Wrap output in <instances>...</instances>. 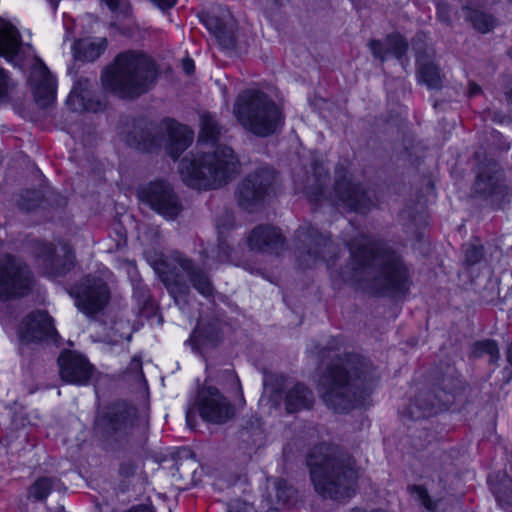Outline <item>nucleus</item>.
Instances as JSON below:
<instances>
[{
    "label": "nucleus",
    "mask_w": 512,
    "mask_h": 512,
    "mask_svg": "<svg viewBox=\"0 0 512 512\" xmlns=\"http://www.w3.org/2000/svg\"><path fill=\"white\" fill-rule=\"evenodd\" d=\"M239 160L234 151L225 145L212 151L186 155L180 162L179 172L183 181L194 189H216L231 181L238 173Z\"/></svg>",
    "instance_id": "obj_5"
},
{
    "label": "nucleus",
    "mask_w": 512,
    "mask_h": 512,
    "mask_svg": "<svg viewBox=\"0 0 512 512\" xmlns=\"http://www.w3.org/2000/svg\"><path fill=\"white\" fill-rule=\"evenodd\" d=\"M435 52L431 48H417L416 66L418 81L427 86L428 89H441L444 75L438 65L434 62Z\"/></svg>",
    "instance_id": "obj_19"
},
{
    "label": "nucleus",
    "mask_w": 512,
    "mask_h": 512,
    "mask_svg": "<svg viewBox=\"0 0 512 512\" xmlns=\"http://www.w3.org/2000/svg\"><path fill=\"white\" fill-rule=\"evenodd\" d=\"M139 199L168 220L175 219L182 211V204L174 187L164 179H156L138 189Z\"/></svg>",
    "instance_id": "obj_13"
},
{
    "label": "nucleus",
    "mask_w": 512,
    "mask_h": 512,
    "mask_svg": "<svg viewBox=\"0 0 512 512\" xmlns=\"http://www.w3.org/2000/svg\"><path fill=\"white\" fill-rule=\"evenodd\" d=\"M233 112L238 122L256 136L274 134L284 123L279 106L264 92L247 90L238 95Z\"/></svg>",
    "instance_id": "obj_7"
},
{
    "label": "nucleus",
    "mask_w": 512,
    "mask_h": 512,
    "mask_svg": "<svg viewBox=\"0 0 512 512\" xmlns=\"http://www.w3.org/2000/svg\"><path fill=\"white\" fill-rule=\"evenodd\" d=\"M204 24L223 48L230 49L234 46V31L228 20L217 15H207Z\"/></svg>",
    "instance_id": "obj_26"
},
{
    "label": "nucleus",
    "mask_w": 512,
    "mask_h": 512,
    "mask_svg": "<svg viewBox=\"0 0 512 512\" xmlns=\"http://www.w3.org/2000/svg\"><path fill=\"white\" fill-rule=\"evenodd\" d=\"M54 480L51 478L43 477L38 479L30 488V494L36 500H44L53 487Z\"/></svg>",
    "instance_id": "obj_36"
},
{
    "label": "nucleus",
    "mask_w": 512,
    "mask_h": 512,
    "mask_svg": "<svg viewBox=\"0 0 512 512\" xmlns=\"http://www.w3.org/2000/svg\"><path fill=\"white\" fill-rule=\"evenodd\" d=\"M508 54L512 58V48L508 51Z\"/></svg>",
    "instance_id": "obj_59"
},
{
    "label": "nucleus",
    "mask_w": 512,
    "mask_h": 512,
    "mask_svg": "<svg viewBox=\"0 0 512 512\" xmlns=\"http://www.w3.org/2000/svg\"><path fill=\"white\" fill-rule=\"evenodd\" d=\"M161 9H168L176 4V0H152Z\"/></svg>",
    "instance_id": "obj_51"
},
{
    "label": "nucleus",
    "mask_w": 512,
    "mask_h": 512,
    "mask_svg": "<svg viewBox=\"0 0 512 512\" xmlns=\"http://www.w3.org/2000/svg\"><path fill=\"white\" fill-rule=\"evenodd\" d=\"M484 256L483 248L470 244L465 249V263L467 265H475L479 263Z\"/></svg>",
    "instance_id": "obj_39"
},
{
    "label": "nucleus",
    "mask_w": 512,
    "mask_h": 512,
    "mask_svg": "<svg viewBox=\"0 0 512 512\" xmlns=\"http://www.w3.org/2000/svg\"><path fill=\"white\" fill-rule=\"evenodd\" d=\"M409 491L417 496L418 501L423 505L428 511L434 512L437 509L438 501L433 500L427 489L421 485H412L409 487Z\"/></svg>",
    "instance_id": "obj_37"
},
{
    "label": "nucleus",
    "mask_w": 512,
    "mask_h": 512,
    "mask_svg": "<svg viewBox=\"0 0 512 512\" xmlns=\"http://www.w3.org/2000/svg\"><path fill=\"white\" fill-rule=\"evenodd\" d=\"M129 512H155L152 505L148 504H137L133 505L128 509Z\"/></svg>",
    "instance_id": "obj_49"
},
{
    "label": "nucleus",
    "mask_w": 512,
    "mask_h": 512,
    "mask_svg": "<svg viewBox=\"0 0 512 512\" xmlns=\"http://www.w3.org/2000/svg\"><path fill=\"white\" fill-rule=\"evenodd\" d=\"M109 9L116 14H122L123 17H128L130 14L129 3L121 0H103Z\"/></svg>",
    "instance_id": "obj_41"
},
{
    "label": "nucleus",
    "mask_w": 512,
    "mask_h": 512,
    "mask_svg": "<svg viewBox=\"0 0 512 512\" xmlns=\"http://www.w3.org/2000/svg\"><path fill=\"white\" fill-rule=\"evenodd\" d=\"M137 464L131 459H125L119 464V476L124 479H129L136 474Z\"/></svg>",
    "instance_id": "obj_42"
},
{
    "label": "nucleus",
    "mask_w": 512,
    "mask_h": 512,
    "mask_svg": "<svg viewBox=\"0 0 512 512\" xmlns=\"http://www.w3.org/2000/svg\"><path fill=\"white\" fill-rule=\"evenodd\" d=\"M61 379L67 383L86 385L93 375V366L81 354L64 351L58 357Z\"/></svg>",
    "instance_id": "obj_17"
},
{
    "label": "nucleus",
    "mask_w": 512,
    "mask_h": 512,
    "mask_svg": "<svg viewBox=\"0 0 512 512\" xmlns=\"http://www.w3.org/2000/svg\"><path fill=\"white\" fill-rule=\"evenodd\" d=\"M369 49L372 55L384 63L387 56V49L384 47L383 43L380 40L372 39L368 43Z\"/></svg>",
    "instance_id": "obj_43"
},
{
    "label": "nucleus",
    "mask_w": 512,
    "mask_h": 512,
    "mask_svg": "<svg viewBox=\"0 0 512 512\" xmlns=\"http://www.w3.org/2000/svg\"><path fill=\"white\" fill-rule=\"evenodd\" d=\"M307 465L315 491L323 498L341 501L354 495L357 471L352 457L344 450L328 444L316 446Z\"/></svg>",
    "instance_id": "obj_3"
},
{
    "label": "nucleus",
    "mask_w": 512,
    "mask_h": 512,
    "mask_svg": "<svg viewBox=\"0 0 512 512\" xmlns=\"http://www.w3.org/2000/svg\"><path fill=\"white\" fill-rule=\"evenodd\" d=\"M233 227V219L231 215L227 214L225 216V221L222 222V219L217 220V228L219 230V234L223 233V230H228Z\"/></svg>",
    "instance_id": "obj_48"
},
{
    "label": "nucleus",
    "mask_w": 512,
    "mask_h": 512,
    "mask_svg": "<svg viewBox=\"0 0 512 512\" xmlns=\"http://www.w3.org/2000/svg\"><path fill=\"white\" fill-rule=\"evenodd\" d=\"M127 369L130 373L143 375L141 358L138 356H134L130 361Z\"/></svg>",
    "instance_id": "obj_47"
},
{
    "label": "nucleus",
    "mask_w": 512,
    "mask_h": 512,
    "mask_svg": "<svg viewBox=\"0 0 512 512\" xmlns=\"http://www.w3.org/2000/svg\"><path fill=\"white\" fill-rule=\"evenodd\" d=\"M178 269L182 270L191 286L203 297L210 298L214 295L215 288L209 274L193 260L176 251L171 254L168 261L162 263L159 274L177 305L181 300L186 303L190 293V286L179 274Z\"/></svg>",
    "instance_id": "obj_8"
},
{
    "label": "nucleus",
    "mask_w": 512,
    "mask_h": 512,
    "mask_svg": "<svg viewBox=\"0 0 512 512\" xmlns=\"http://www.w3.org/2000/svg\"><path fill=\"white\" fill-rule=\"evenodd\" d=\"M190 419H191V412L188 411L187 412V415H186V420H187V423L190 424Z\"/></svg>",
    "instance_id": "obj_58"
},
{
    "label": "nucleus",
    "mask_w": 512,
    "mask_h": 512,
    "mask_svg": "<svg viewBox=\"0 0 512 512\" xmlns=\"http://www.w3.org/2000/svg\"><path fill=\"white\" fill-rule=\"evenodd\" d=\"M158 77L155 62L138 51L119 53L102 74V83L123 99H135L153 88Z\"/></svg>",
    "instance_id": "obj_4"
},
{
    "label": "nucleus",
    "mask_w": 512,
    "mask_h": 512,
    "mask_svg": "<svg viewBox=\"0 0 512 512\" xmlns=\"http://www.w3.org/2000/svg\"><path fill=\"white\" fill-rule=\"evenodd\" d=\"M505 95L507 100L512 99V76L507 78L506 86H505Z\"/></svg>",
    "instance_id": "obj_52"
},
{
    "label": "nucleus",
    "mask_w": 512,
    "mask_h": 512,
    "mask_svg": "<svg viewBox=\"0 0 512 512\" xmlns=\"http://www.w3.org/2000/svg\"><path fill=\"white\" fill-rule=\"evenodd\" d=\"M295 496V489L285 480H279L276 484V497L282 504H288Z\"/></svg>",
    "instance_id": "obj_38"
},
{
    "label": "nucleus",
    "mask_w": 512,
    "mask_h": 512,
    "mask_svg": "<svg viewBox=\"0 0 512 512\" xmlns=\"http://www.w3.org/2000/svg\"><path fill=\"white\" fill-rule=\"evenodd\" d=\"M506 360L510 365H512V342L507 347Z\"/></svg>",
    "instance_id": "obj_54"
},
{
    "label": "nucleus",
    "mask_w": 512,
    "mask_h": 512,
    "mask_svg": "<svg viewBox=\"0 0 512 512\" xmlns=\"http://www.w3.org/2000/svg\"><path fill=\"white\" fill-rule=\"evenodd\" d=\"M475 357H482L487 354L490 356V363L496 364L500 359L498 344L495 340L486 339L477 341L473 350Z\"/></svg>",
    "instance_id": "obj_34"
},
{
    "label": "nucleus",
    "mask_w": 512,
    "mask_h": 512,
    "mask_svg": "<svg viewBox=\"0 0 512 512\" xmlns=\"http://www.w3.org/2000/svg\"><path fill=\"white\" fill-rule=\"evenodd\" d=\"M222 338L221 321L212 319L208 322H198L188 341L193 350L202 352L205 349L216 347L222 341Z\"/></svg>",
    "instance_id": "obj_20"
},
{
    "label": "nucleus",
    "mask_w": 512,
    "mask_h": 512,
    "mask_svg": "<svg viewBox=\"0 0 512 512\" xmlns=\"http://www.w3.org/2000/svg\"><path fill=\"white\" fill-rule=\"evenodd\" d=\"M70 295L75 299L78 310L92 317L109 303L110 289L102 278L89 274L71 288Z\"/></svg>",
    "instance_id": "obj_12"
},
{
    "label": "nucleus",
    "mask_w": 512,
    "mask_h": 512,
    "mask_svg": "<svg viewBox=\"0 0 512 512\" xmlns=\"http://www.w3.org/2000/svg\"><path fill=\"white\" fill-rule=\"evenodd\" d=\"M20 35L17 29L0 20V55L13 59L20 50Z\"/></svg>",
    "instance_id": "obj_29"
},
{
    "label": "nucleus",
    "mask_w": 512,
    "mask_h": 512,
    "mask_svg": "<svg viewBox=\"0 0 512 512\" xmlns=\"http://www.w3.org/2000/svg\"><path fill=\"white\" fill-rule=\"evenodd\" d=\"M286 239L280 229L272 225H258L248 237L251 250L279 255L285 249Z\"/></svg>",
    "instance_id": "obj_18"
},
{
    "label": "nucleus",
    "mask_w": 512,
    "mask_h": 512,
    "mask_svg": "<svg viewBox=\"0 0 512 512\" xmlns=\"http://www.w3.org/2000/svg\"><path fill=\"white\" fill-rule=\"evenodd\" d=\"M275 170L263 166L247 174L237 185L235 198L238 205L252 212L274 193Z\"/></svg>",
    "instance_id": "obj_9"
},
{
    "label": "nucleus",
    "mask_w": 512,
    "mask_h": 512,
    "mask_svg": "<svg viewBox=\"0 0 512 512\" xmlns=\"http://www.w3.org/2000/svg\"><path fill=\"white\" fill-rule=\"evenodd\" d=\"M168 136L167 153L176 160L191 145L194 133L185 125L172 124L169 126Z\"/></svg>",
    "instance_id": "obj_24"
},
{
    "label": "nucleus",
    "mask_w": 512,
    "mask_h": 512,
    "mask_svg": "<svg viewBox=\"0 0 512 512\" xmlns=\"http://www.w3.org/2000/svg\"><path fill=\"white\" fill-rule=\"evenodd\" d=\"M216 249L217 259L219 262L228 263L231 261L232 247L225 239L219 237V242Z\"/></svg>",
    "instance_id": "obj_40"
},
{
    "label": "nucleus",
    "mask_w": 512,
    "mask_h": 512,
    "mask_svg": "<svg viewBox=\"0 0 512 512\" xmlns=\"http://www.w3.org/2000/svg\"><path fill=\"white\" fill-rule=\"evenodd\" d=\"M437 17L441 22L445 24L451 23V8L447 3H437Z\"/></svg>",
    "instance_id": "obj_44"
},
{
    "label": "nucleus",
    "mask_w": 512,
    "mask_h": 512,
    "mask_svg": "<svg viewBox=\"0 0 512 512\" xmlns=\"http://www.w3.org/2000/svg\"><path fill=\"white\" fill-rule=\"evenodd\" d=\"M127 143L140 151L153 152L160 147L161 139L154 133V127L150 126H136L127 135Z\"/></svg>",
    "instance_id": "obj_25"
},
{
    "label": "nucleus",
    "mask_w": 512,
    "mask_h": 512,
    "mask_svg": "<svg viewBox=\"0 0 512 512\" xmlns=\"http://www.w3.org/2000/svg\"><path fill=\"white\" fill-rule=\"evenodd\" d=\"M106 420L107 432L115 440L129 439L138 434L145 436L148 430V415H138L136 408L126 402L113 403Z\"/></svg>",
    "instance_id": "obj_10"
},
{
    "label": "nucleus",
    "mask_w": 512,
    "mask_h": 512,
    "mask_svg": "<svg viewBox=\"0 0 512 512\" xmlns=\"http://www.w3.org/2000/svg\"><path fill=\"white\" fill-rule=\"evenodd\" d=\"M503 175L496 163L481 166L474 183L475 193L489 197L503 192Z\"/></svg>",
    "instance_id": "obj_22"
},
{
    "label": "nucleus",
    "mask_w": 512,
    "mask_h": 512,
    "mask_svg": "<svg viewBox=\"0 0 512 512\" xmlns=\"http://www.w3.org/2000/svg\"><path fill=\"white\" fill-rule=\"evenodd\" d=\"M313 173L308 177L304 192L311 202L318 203L330 200L333 205L343 206L356 212L369 210L373 200L369 191L360 184L353 183L348 177V171L339 164L335 168L334 195L328 190L330 176L328 169L318 160L312 163Z\"/></svg>",
    "instance_id": "obj_6"
},
{
    "label": "nucleus",
    "mask_w": 512,
    "mask_h": 512,
    "mask_svg": "<svg viewBox=\"0 0 512 512\" xmlns=\"http://www.w3.org/2000/svg\"><path fill=\"white\" fill-rule=\"evenodd\" d=\"M42 201V195L37 190H25L20 194L18 206L21 210L30 212L34 210Z\"/></svg>",
    "instance_id": "obj_35"
},
{
    "label": "nucleus",
    "mask_w": 512,
    "mask_h": 512,
    "mask_svg": "<svg viewBox=\"0 0 512 512\" xmlns=\"http://www.w3.org/2000/svg\"><path fill=\"white\" fill-rule=\"evenodd\" d=\"M376 379L370 361L357 354H345L334 360L323 374L320 396L335 412H347L364 404Z\"/></svg>",
    "instance_id": "obj_2"
},
{
    "label": "nucleus",
    "mask_w": 512,
    "mask_h": 512,
    "mask_svg": "<svg viewBox=\"0 0 512 512\" xmlns=\"http://www.w3.org/2000/svg\"><path fill=\"white\" fill-rule=\"evenodd\" d=\"M197 408L201 418L213 424H223L235 415L234 405L213 386L204 387L198 394Z\"/></svg>",
    "instance_id": "obj_14"
},
{
    "label": "nucleus",
    "mask_w": 512,
    "mask_h": 512,
    "mask_svg": "<svg viewBox=\"0 0 512 512\" xmlns=\"http://www.w3.org/2000/svg\"><path fill=\"white\" fill-rule=\"evenodd\" d=\"M385 43L387 54H392L402 62V59L408 50L407 40L402 35L394 33L386 37Z\"/></svg>",
    "instance_id": "obj_33"
},
{
    "label": "nucleus",
    "mask_w": 512,
    "mask_h": 512,
    "mask_svg": "<svg viewBox=\"0 0 512 512\" xmlns=\"http://www.w3.org/2000/svg\"><path fill=\"white\" fill-rule=\"evenodd\" d=\"M31 81L34 87V96L40 107H47L55 99L56 80L48 68L41 64L35 67L31 73Z\"/></svg>",
    "instance_id": "obj_21"
},
{
    "label": "nucleus",
    "mask_w": 512,
    "mask_h": 512,
    "mask_svg": "<svg viewBox=\"0 0 512 512\" xmlns=\"http://www.w3.org/2000/svg\"><path fill=\"white\" fill-rule=\"evenodd\" d=\"M445 382L446 379L443 380V383ZM452 393L453 388L448 384H444V387L439 388V391H434V397L429 401V403L422 407L420 402L422 400H426V398L421 395L416 399V405H418L423 410V416H429L431 414L437 413L438 411L446 409L447 406L453 401Z\"/></svg>",
    "instance_id": "obj_30"
},
{
    "label": "nucleus",
    "mask_w": 512,
    "mask_h": 512,
    "mask_svg": "<svg viewBox=\"0 0 512 512\" xmlns=\"http://www.w3.org/2000/svg\"><path fill=\"white\" fill-rule=\"evenodd\" d=\"M107 48L106 38L81 39L74 43V55L79 60L95 61Z\"/></svg>",
    "instance_id": "obj_28"
},
{
    "label": "nucleus",
    "mask_w": 512,
    "mask_h": 512,
    "mask_svg": "<svg viewBox=\"0 0 512 512\" xmlns=\"http://www.w3.org/2000/svg\"><path fill=\"white\" fill-rule=\"evenodd\" d=\"M463 13L464 18L471 22L473 27L481 33H487L491 31L495 25V19L493 16L480 10L464 7Z\"/></svg>",
    "instance_id": "obj_32"
},
{
    "label": "nucleus",
    "mask_w": 512,
    "mask_h": 512,
    "mask_svg": "<svg viewBox=\"0 0 512 512\" xmlns=\"http://www.w3.org/2000/svg\"><path fill=\"white\" fill-rule=\"evenodd\" d=\"M60 0H47L54 11L57 10Z\"/></svg>",
    "instance_id": "obj_56"
},
{
    "label": "nucleus",
    "mask_w": 512,
    "mask_h": 512,
    "mask_svg": "<svg viewBox=\"0 0 512 512\" xmlns=\"http://www.w3.org/2000/svg\"><path fill=\"white\" fill-rule=\"evenodd\" d=\"M89 86L88 78L79 79L73 86L67 100L73 110L98 112L103 109L104 104L101 101L90 98Z\"/></svg>",
    "instance_id": "obj_23"
},
{
    "label": "nucleus",
    "mask_w": 512,
    "mask_h": 512,
    "mask_svg": "<svg viewBox=\"0 0 512 512\" xmlns=\"http://www.w3.org/2000/svg\"><path fill=\"white\" fill-rule=\"evenodd\" d=\"M229 512H232V511H229Z\"/></svg>",
    "instance_id": "obj_60"
},
{
    "label": "nucleus",
    "mask_w": 512,
    "mask_h": 512,
    "mask_svg": "<svg viewBox=\"0 0 512 512\" xmlns=\"http://www.w3.org/2000/svg\"><path fill=\"white\" fill-rule=\"evenodd\" d=\"M502 118H503V117H500V115H499V114L495 113L492 119H493L494 121L502 122V121H503V119H502Z\"/></svg>",
    "instance_id": "obj_57"
},
{
    "label": "nucleus",
    "mask_w": 512,
    "mask_h": 512,
    "mask_svg": "<svg viewBox=\"0 0 512 512\" xmlns=\"http://www.w3.org/2000/svg\"><path fill=\"white\" fill-rule=\"evenodd\" d=\"M38 257L44 274L49 277L64 276L75 266V254L68 245H63L57 252L52 243H44Z\"/></svg>",
    "instance_id": "obj_16"
},
{
    "label": "nucleus",
    "mask_w": 512,
    "mask_h": 512,
    "mask_svg": "<svg viewBox=\"0 0 512 512\" xmlns=\"http://www.w3.org/2000/svg\"><path fill=\"white\" fill-rule=\"evenodd\" d=\"M17 333L23 344L56 343L59 338L53 318L47 312L40 310L28 314L21 321Z\"/></svg>",
    "instance_id": "obj_15"
},
{
    "label": "nucleus",
    "mask_w": 512,
    "mask_h": 512,
    "mask_svg": "<svg viewBox=\"0 0 512 512\" xmlns=\"http://www.w3.org/2000/svg\"><path fill=\"white\" fill-rule=\"evenodd\" d=\"M182 68L186 74L191 75L195 69L194 61L191 58H184Z\"/></svg>",
    "instance_id": "obj_50"
},
{
    "label": "nucleus",
    "mask_w": 512,
    "mask_h": 512,
    "mask_svg": "<svg viewBox=\"0 0 512 512\" xmlns=\"http://www.w3.org/2000/svg\"><path fill=\"white\" fill-rule=\"evenodd\" d=\"M313 403V392L302 383H297L289 389L285 397V406L288 413L310 409Z\"/></svg>",
    "instance_id": "obj_27"
},
{
    "label": "nucleus",
    "mask_w": 512,
    "mask_h": 512,
    "mask_svg": "<svg viewBox=\"0 0 512 512\" xmlns=\"http://www.w3.org/2000/svg\"><path fill=\"white\" fill-rule=\"evenodd\" d=\"M32 283V272L22 260L10 254L0 258L1 299L27 295L32 288Z\"/></svg>",
    "instance_id": "obj_11"
},
{
    "label": "nucleus",
    "mask_w": 512,
    "mask_h": 512,
    "mask_svg": "<svg viewBox=\"0 0 512 512\" xmlns=\"http://www.w3.org/2000/svg\"><path fill=\"white\" fill-rule=\"evenodd\" d=\"M221 133L222 127L214 115L211 113H203L200 115L198 145H210L211 148H213L218 142Z\"/></svg>",
    "instance_id": "obj_31"
},
{
    "label": "nucleus",
    "mask_w": 512,
    "mask_h": 512,
    "mask_svg": "<svg viewBox=\"0 0 512 512\" xmlns=\"http://www.w3.org/2000/svg\"><path fill=\"white\" fill-rule=\"evenodd\" d=\"M481 92V87L476 84H471L469 88V95L475 96L478 95Z\"/></svg>",
    "instance_id": "obj_53"
},
{
    "label": "nucleus",
    "mask_w": 512,
    "mask_h": 512,
    "mask_svg": "<svg viewBox=\"0 0 512 512\" xmlns=\"http://www.w3.org/2000/svg\"><path fill=\"white\" fill-rule=\"evenodd\" d=\"M10 88V79L6 71L0 67V99L7 96Z\"/></svg>",
    "instance_id": "obj_46"
},
{
    "label": "nucleus",
    "mask_w": 512,
    "mask_h": 512,
    "mask_svg": "<svg viewBox=\"0 0 512 512\" xmlns=\"http://www.w3.org/2000/svg\"><path fill=\"white\" fill-rule=\"evenodd\" d=\"M258 3L267 15H271L281 6L282 0H258Z\"/></svg>",
    "instance_id": "obj_45"
},
{
    "label": "nucleus",
    "mask_w": 512,
    "mask_h": 512,
    "mask_svg": "<svg viewBox=\"0 0 512 512\" xmlns=\"http://www.w3.org/2000/svg\"><path fill=\"white\" fill-rule=\"evenodd\" d=\"M297 262L302 269L326 263L330 276L345 283H356L373 294L397 297L405 295L411 284L409 268L402 256L388 244L361 236L347 243L349 265L334 269L339 248L329 234L311 224L301 225L295 232Z\"/></svg>",
    "instance_id": "obj_1"
},
{
    "label": "nucleus",
    "mask_w": 512,
    "mask_h": 512,
    "mask_svg": "<svg viewBox=\"0 0 512 512\" xmlns=\"http://www.w3.org/2000/svg\"><path fill=\"white\" fill-rule=\"evenodd\" d=\"M225 373L227 377L231 378L236 384L239 385V379L232 370H226Z\"/></svg>",
    "instance_id": "obj_55"
}]
</instances>
